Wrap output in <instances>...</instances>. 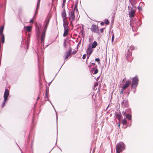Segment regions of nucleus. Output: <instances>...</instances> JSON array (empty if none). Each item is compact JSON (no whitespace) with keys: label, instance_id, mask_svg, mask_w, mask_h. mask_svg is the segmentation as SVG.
<instances>
[{"label":"nucleus","instance_id":"17","mask_svg":"<svg viewBox=\"0 0 153 153\" xmlns=\"http://www.w3.org/2000/svg\"><path fill=\"white\" fill-rule=\"evenodd\" d=\"M1 36V40L2 43H4L5 42L4 35V34L0 35Z\"/></svg>","mask_w":153,"mask_h":153},{"label":"nucleus","instance_id":"22","mask_svg":"<svg viewBox=\"0 0 153 153\" xmlns=\"http://www.w3.org/2000/svg\"><path fill=\"white\" fill-rule=\"evenodd\" d=\"M122 123L123 125H126V124L127 121L126 120V119H124L122 120Z\"/></svg>","mask_w":153,"mask_h":153},{"label":"nucleus","instance_id":"28","mask_svg":"<svg viewBox=\"0 0 153 153\" xmlns=\"http://www.w3.org/2000/svg\"><path fill=\"white\" fill-rule=\"evenodd\" d=\"M114 39V34H113L112 39H111L112 42H113Z\"/></svg>","mask_w":153,"mask_h":153},{"label":"nucleus","instance_id":"39","mask_svg":"<svg viewBox=\"0 0 153 153\" xmlns=\"http://www.w3.org/2000/svg\"><path fill=\"white\" fill-rule=\"evenodd\" d=\"M40 99V97H38L37 98V101H38V100H39Z\"/></svg>","mask_w":153,"mask_h":153},{"label":"nucleus","instance_id":"6","mask_svg":"<svg viewBox=\"0 0 153 153\" xmlns=\"http://www.w3.org/2000/svg\"><path fill=\"white\" fill-rule=\"evenodd\" d=\"M131 83V81L128 80L126 82V83L122 87V90H125L127 89V88L129 86Z\"/></svg>","mask_w":153,"mask_h":153},{"label":"nucleus","instance_id":"37","mask_svg":"<svg viewBox=\"0 0 153 153\" xmlns=\"http://www.w3.org/2000/svg\"><path fill=\"white\" fill-rule=\"evenodd\" d=\"M90 56V55H89V56H87V59H88V58H89V56Z\"/></svg>","mask_w":153,"mask_h":153},{"label":"nucleus","instance_id":"27","mask_svg":"<svg viewBox=\"0 0 153 153\" xmlns=\"http://www.w3.org/2000/svg\"><path fill=\"white\" fill-rule=\"evenodd\" d=\"M86 54H84L83 55L82 59H85L86 58Z\"/></svg>","mask_w":153,"mask_h":153},{"label":"nucleus","instance_id":"2","mask_svg":"<svg viewBox=\"0 0 153 153\" xmlns=\"http://www.w3.org/2000/svg\"><path fill=\"white\" fill-rule=\"evenodd\" d=\"M49 19H48V20L45 26V27L44 28V30H43V31L42 32L41 36V43H43L44 44V40L45 39V33H46V31L47 30V27L48 26L49 22Z\"/></svg>","mask_w":153,"mask_h":153},{"label":"nucleus","instance_id":"12","mask_svg":"<svg viewBox=\"0 0 153 153\" xmlns=\"http://www.w3.org/2000/svg\"><path fill=\"white\" fill-rule=\"evenodd\" d=\"M62 18L63 20L67 19L66 13L65 9H64L63 10L62 13Z\"/></svg>","mask_w":153,"mask_h":153},{"label":"nucleus","instance_id":"43","mask_svg":"<svg viewBox=\"0 0 153 153\" xmlns=\"http://www.w3.org/2000/svg\"><path fill=\"white\" fill-rule=\"evenodd\" d=\"M124 80V79H123V81Z\"/></svg>","mask_w":153,"mask_h":153},{"label":"nucleus","instance_id":"4","mask_svg":"<svg viewBox=\"0 0 153 153\" xmlns=\"http://www.w3.org/2000/svg\"><path fill=\"white\" fill-rule=\"evenodd\" d=\"M75 10V8L73 10H72L70 14L69 15V19L70 22L71 24L73 21L75 20V14L74 11Z\"/></svg>","mask_w":153,"mask_h":153},{"label":"nucleus","instance_id":"11","mask_svg":"<svg viewBox=\"0 0 153 153\" xmlns=\"http://www.w3.org/2000/svg\"><path fill=\"white\" fill-rule=\"evenodd\" d=\"M32 28V26H25L24 27V30L26 32H28L31 31Z\"/></svg>","mask_w":153,"mask_h":153},{"label":"nucleus","instance_id":"3","mask_svg":"<svg viewBox=\"0 0 153 153\" xmlns=\"http://www.w3.org/2000/svg\"><path fill=\"white\" fill-rule=\"evenodd\" d=\"M138 79L137 77L136 76L132 78V81L131 84L132 88H135L138 84Z\"/></svg>","mask_w":153,"mask_h":153},{"label":"nucleus","instance_id":"36","mask_svg":"<svg viewBox=\"0 0 153 153\" xmlns=\"http://www.w3.org/2000/svg\"><path fill=\"white\" fill-rule=\"evenodd\" d=\"M104 22H102L101 23V24H101V25H104Z\"/></svg>","mask_w":153,"mask_h":153},{"label":"nucleus","instance_id":"18","mask_svg":"<svg viewBox=\"0 0 153 153\" xmlns=\"http://www.w3.org/2000/svg\"><path fill=\"white\" fill-rule=\"evenodd\" d=\"M97 43L96 41H94L93 43H92V45L91 46L92 48H95L97 46Z\"/></svg>","mask_w":153,"mask_h":153},{"label":"nucleus","instance_id":"29","mask_svg":"<svg viewBox=\"0 0 153 153\" xmlns=\"http://www.w3.org/2000/svg\"><path fill=\"white\" fill-rule=\"evenodd\" d=\"M6 102V101H5L4 100V102L3 103V104H2V105L1 106L2 108H3L5 105V102Z\"/></svg>","mask_w":153,"mask_h":153},{"label":"nucleus","instance_id":"13","mask_svg":"<svg viewBox=\"0 0 153 153\" xmlns=\"http://www.w3.org/2000/svg\"><path fill=\"white\" fill-rule=\"evenodd\" d=\"M93 51V50L92 48L91 47H90V45H89L88 48L87 49V54L89 55H90L92 53Z\"/></svg>","mask_w":153,"mask_h":153},{"label":"nucleus","instance_id":"8","mask_svg":"<svg viewBox=\"0 0 153 153\" xmlns=\"http://www.w3.org/2000/svg\"><path fill=\"white\" fill-rule=\"evenodd\" d=\"M71 49H70L66 52L65 55L64 56L65 59H67L71 55Z\"/></svg>","mask_w":153,"mask_h":153},{"label":"nucleus","instance_id":"41","mask_svg":"<svg viewBox=\"0 0 153 153\" xmlns=\"http://www.w3.org/2000/svg\"><path fill=\"white\" fill-rule=\"evenodd\" d=\"M91 64L93 65H95V63H92Z\"/></svg>","mask_w":153,"mask_h":153},{"label":"nucleus","instance_id":"32","mask_svg":"<svg viewBox=\"0 0 153 153\" xmlns=\"http://www.w3.org/2000/svg\"><path fill=\"white\" fill-rule=\"evenodd\" d=\"M100 31L101 33H102L103 31V28H102L100 29Z\"/></svg>","mask_w":153,"mask_h":153},{"label":"nucleus","instance_id":"5","mask_svg":"<svg viewBox=\"0 0 153 153\" xmlns=\"http://www.w3.org/2000/svg\"><path fill=\"white\" fill-rule=\"evenodd\" d=\"M91 30L93 32L98 33L99 32L98 26L96 25H92L91 28Z\"/></svg>","mask_w":153,"mask_h":153},{"label":"nucleus","instance_id":"15","mask_svg":"<svg viewBox=\"0 0 153 153\" xmlns=\"http://www.w3.org/2000/svg\"><path fill=\"white\" fill-rule=\"evenodd\" d=\"M64 32L63 34V36L64 37H65L67 36L68 34V32L69 30V28H64Z\"/></svg>","mask_w":153,"mask_h":153},{"label":"nucleus","instance_id":"1","mask_svg":"<svg viewBox=\"0 0 153 153\" xmlns=\"http://www.w3.org/2000/svg\"><path fill=\"white\" fill-rule=\"evenodd\" d=\"M125 149V145L124 143L120 142L117 143L116 146V153L122 152Z\"/></svg>","mask_w":153,"mask_h":153},{"label":"nucleus","instance_id":"33","mask_svg":"<svg viewBox=\"0 0 153 153\" xmlns=\"http://www.w3.org/2000/svg\"><path fill=\"white\" fill-rule=\"evenodd\" d=\"M66 2V0H63V5H64L65 4Z\"/></svg>","mask_w":153,"mask_h":153},{"label":"nucleus","instance_id":"34","mask_svg":"<svg viewBox=\"0 0 153 153\" xmlns=\"http://www.w3.org/2000/svg\"><path fill=\"white\" fill-rule=\"evenodd\" d=\"M123 115H126V112H125L123 111Z\"/></svg>","mask_w":153,"mask_h":153},{"label":"nucleus","instance_id":"26","mask_svg":"<svg viewBox=\"0 0 153 153\" xmlns=\"http://www.w3.org/2000/svg\"><path fill=\"white\" fill-rule=\"evenodd\" d=\"M40 0H38V2L37 4V7H38V6H39L40 3Z\"/></svg>","mask_w":153,"mask_h":153},{"label":"nucleus","instance_id":"42","mask_svg":"<svg viewBox=\"0 0 153 153\" xmlns=\"http://www.w3.org/2000/svg\"><path fill=\"white\" fill-rule=\"evenodd\" d=\"M120 124H118V126H120Z\"/></svg>","mask_w":153,"mask_h":153},{"label":"nucleus","instance_id":"30","mask_svg":"<svg viewBox=\"0 0 153 153\" xmlns=\"http://www.w3.org/2000/svg\"><path fill=\"white\" fill-rule=\"evenodd\" d=\"M33 19H31L30 22H29V23H33Z\"/></svg>","mask_w":153,"mask_h":153},{"label":"nucleus","instance_id":"35","mask_svg":"<svg viewBox=\"0 0 153 153\" xmlns=\"http://www.w3.org/2000/svg\"><path fill=\"white\" fill-rule=\"evenodd\" d=\"M66 41H65V42H64V45L65 46H66Z\"/></svg>","mask_w":153,"mask_h":153},{"label":"nucleus","instance_id":"7","mask_svg":"<svg viewBox=\"0 0 153 153\" xmlns=\"http://www.w3.org/2000/svg\"><path fill=\"white\" fill-rule=\"evenodd\" d=\"M9 90L7 89H6L4 94V98L5 101H6L7 100V98L9 95Z\"/></svg>","mask_w":153,"mask_h":153},{"label":"nucleus","instance_id":"38","mask_svg":"<svg viewBox=\"0 0 153 153\" xmlns=\"http://www.w3.org/2000/svg\"><path fill=\"white\" fill-rule=\"evenodd\" d=\"M123 90H122V91L120 92V94H123Z\"/></svg>","mask_w":153,"mask_h":153},{"label":"nucleus","instance_id":"16","mask_svg":"<svg viewBox=\"0 0 153 153\" xmlns=\"http://www.w3.org/2000/svg\"><path fill=\"white\" fill-rule=\"evenodd\" d=\"M48 95H49V88L47 87L46 88V93L45 97L47 98V100L48 99Z\"/></svg>","mask_w":153,"mask_h":153},{"label":"nucleus","instance_id":"9","mask_svg":"<svg viewBox=\"0 0 153 153\" xmlns=\"http://www.w3.org/2000/svg\"><path fill=\"white\" fill-rule=\"evenodd\" d=\"M63 27L64 28H69L68 25L69 24L68 22L67 19H65L63 20Z\"/></svg>","mask_w":153,"mask_h":153},{"label":"nucleus","instance_id":"19","mask_svg":"<svg viewBox=\"0 0 153 153\" xmlns=\"http://www.w3.org/2000/svg\"><path fill=\"white\" fill-rule=\"evenodd\" d=\"M4 25L1 26L0 27V35L3 34V32L4 29Z\"/></svg>","mask_w":153,"mask_h":153},{"label":"nucleus","instance_id":"23","mask_svg":"<svg viewBox=\"0 0 153 153\" xmlns=\"http://www.w3.org/2000/svg\"><path fill=\"white\" fill-rule=\"evenodd\" d=\"M105 23L107 25H108L109 23V22L107 19H106L105 20Z\"/></svg>","mask_w":153,"mask_h":153},{"label":"nucleus","instance_id":"40","mask_svg":"<svg viewBox=\"0 0 153 153\" xmlns=\"http://www.w3.org/2000/svg\"><path fill=\"white\" fill-rule=\"evenodd\" d=\"M76 53V51H74L72 53L73 54H75Z\"/></svg>","mask_w":153,"mask_h":153},{"label":"nucleus","instance_id":"24","mask_svg":"<svg viewBox=\"0 0 153 153\" xmlns=\"http://www.w3.org/2000/svg\"><path fill=\"white\" fill-rule=\"evenodd\" d=\"M98 85V82H96L94 85V89H95V88L96 86H97Z\"/></svg>","mask_w":153,"mask_h":153},{"label":"nucleus","instance_id":"20","mask_svg":"<svg viewBox=\"0 0 153 153\" xmlns=\"http://www.w3.org/2000/svg\"><path fill=\"white\" fill-rule=\"evenodd\" d=\"M115 116L119 120H120L121 118V115L119 114H115Z\"/></svg>","mask_w":153,"mask_h":153},{"label":"nucleus","instance_id":"31","mask_svg":"<svg viewBox=\"0 0 153 153\" xmlns=\"http://www.w3.org/2000/svg\"><path fill=\"white\" fill-rule=\"evenodd\" d=\"M95 60L97 62H99L100 61V59L99 58H96Z\"/></svg>","mask_w":153,"mask_h":153},{"label":"nucleus","instance_id":"14","mask_svg":"<svg viewBox=\"0 0 153 153\" xmlns=\"http://www.w3.org/2000/svg\"><path fill=\"white\" fill-rule=\"evenodd\" d=\"M122 105L124 108H127L128 107V102L127 101L124 100L122 103Z\"/></svg>","mask_w":153,"mask_h":153},{"label":"nucleus","instance_id":"21","mask_svg":"<svg viewBox=\"0 0 153 153\" xmlns=\"http://www.w3.org/2000/svg\"><path fill=\"white\" fill-rule=\"evenodd\" d=\"M126 117L127 119H129V120H131V115L129 114H126Z\"/></svg>","mask_w":153,"mask_h":153},{"label":"nucleus","instance_id":"25","mask_svg":"<svg viewBox=\"0 0 153 153\" xmlns=\"http://www.w3.org/2000/svg\"><path fill=\"white\" fill-rule=\"evenodd\" d=\"M98 70L97 69H96L95 70L94 73H93L94 74H97L98 73Z\"/></svg>","mask_w":153,"mask_h":153},{"label":"nucleus","instance_id":"10","mask_svg":"<svg viewBox=\"0 0 153 153\" xmlns=\"http://www.w3.org/2000/svg\"><path fill=\"white\" fill-rule=\"evenodd\" d=\"M135 13V11L132 9L129 12V16L130 17L133 18L134 17Z\"/></svg>","mask_w":153,"mask_h":153}]
</instances>
